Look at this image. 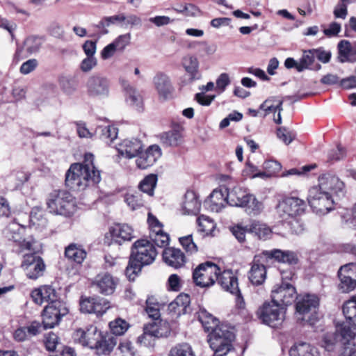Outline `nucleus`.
Segmentation results:
<instances>
[{"label": "nucleus", "instance_id": "obj_21", "mask_svg": "<svg viewBox=\"0 0 356 356\" xmlns=\"http://www.w3.org/2000/svg\"><path fill=\"white\" fill-rule=\"evenodd\" d=\"M111 241L118 245L131 241L134 237V229L127 224H115L109 228Z\"/></svg>", "mask_w": 356, "mask_h": 356}, {"label": "nucleus", "instance_id": "obj_33", "mask_svg": "<svg viewBox=\"0 0 356 356\" xmlns=\"http://www.w3.org/2000/svg\"><path fill=\"white\" fill-rule=\"evenodd\" d=\"M250 195V193H248L245 189L239 186L234 187L231 191L227 190L228 204L233 207H241Z\"/></svg>", "mask_w": 356, "mask_h": 356}, {"label": "nucleus", "instance_id": "obj_63", "mask_svg": "<svg viewBox=\"0 0 356 356\" xmlns=\"http://www.w3.org/2000/svg\"><path fill=\"white\" fill-rule=\"evenodd\" d=\"M97 65V60L95 56H86L80 64V69L83 72H90Z\"/></svg>", "mask_w": 356, "mask_h": 356}, {"label": "nucleus", "instance_id": "obj_27", "mask_svg": "<svg viewBox=\"0 0 356 356\" xmlns=\"http://www.w3.org/2000/svg\"><path fill=\"white\" fill-rule=\"evenodd\" d=\"M142 148L141 141L136 138L124 139L117 147L119 154L127 159L137 156Z\"/></svg>", "mask_w": 356, "mask_h": 356}, {"label": "nucleus", "instance_id": "obj_5", "mask_svg": "<svg viewBox=\"0 0 356 356\" xmlns=\"http://www.w3.org/2000/svg\"><path fill=\"white\" fill-rule=\"evenodd\" d=\"M296 313L302 316L301 320L314 325L318 320L316 309L319 300L315 295H304L296 297Z\"/></svg>", "mask_w": 356, "mask_h": 356}, {"label": "nucleus", "instance_id": "obj_19", "mask_svg": "<svg viewBox=\"0 0 356 356\" xmlns=\"http://www.w3.org/2000/svg\"><path fill=\"white\" fill-rule=\"evenodd\" d=\"M101 333L97 331L96 327L91 325L86 330L78 329L74 333V341L83 346L93 348L97 346V340L100 338Z\"/></svg>", "mask_w": 356, "mask_h": 356}, {"label": "nucleus", "instance_id": "obj_64", "mask_svg": "<svg viewBox=\"0 0 356 356\" xmlns=\"http://www.w3.org/2000/svg\"><path fill=\"white\" fill-rule=\"evenodd\" d=\"M45 346L48 350L54 351L58 346V337L54 332H49L45 337Z\"/></svg>", "mask_w": 356, "mask_h": 356}, {"label": "nucleus", "instance_id": "obj_25", "mask_svg": "<svg viewBox=\"0 0 356 356\" xmlns=\"http://www.w3.org/2000/svg\"><path fill=\"white\" fill-rule=\"evenodd\" d=\"M153 83L159 98L166 100L172 97L174 88L170 78L166 74H156L153 79Z\"/></svg>", "mask_w": 356, "mask_h": 356}, {"label": "nucleus", "instance_id": "obj_12", "mask_svg": "<svg viewBox=\"0 0 356 356\" xmlns=\"http://www.w3.org/2000/svg\"><path fill=\"white\" fill-rule=\"evenodd\" d=\"M68 309L65 303L58 301L47 305L42 312V324L45 329L52 328L58 325L61 318L68 314Z\"/></svg>", "mask_w": 356, "mask_h": 356}, {"label": "nucleus", "instance_id": "obj_39", "mask_svg": "<svg viewBox=\"0 0 356 356\" xmlns=\"http://www.w3.org/2000/svg\"><path fill=\"white\" fill-rule=\"evenodd\" d=\"M161 142L165 146H177L181 143L182 134L177 129H172L163 133L160 136Z\"/></svg>", "mask_w": 356, "mask_h": 356}, {"label": "nucleus", "instance_id": "obj_4", "mask_svg": "<svg viewBox=\"0 0 356 356\" xmlns=\"http://www.w3.org/2000/svg\"><path fill=\"white\" fill-rule=\"evenodd\" d=\"M47 206L50 213L56 215L70 216L76 211L75 199L66 190H54L49 193Z\"/></svg>", "mask_w": 356, "mask_h": 356}, {"label": "nucleus", "instance_id": "obj_6", "mask_svg": "<svg viewBox=\"0 0 356 356\" xmlns=\"http://www.w3.org/2000/svg\"><path fill=\"white\" fill-rule=\"evenodd\" d=\"M234 338L232 330L227 325L220 324L210 332L208 342L212 350L230 351L233 348L232 341Z\"/></svg>", "mask_w": 356, "mask_h": 356}, {"label": "nucleus", "instance_id": "obj_30", "mask_svg": "<svg viewBox=\"0 0 356 356\" xmlns=\"http://www.w3.org/2000/svg\"><path fill=\"white\" fill-rule=\"evenodd\" d=\"M201 204L196 193L193 191H186L182 203L184 214L197 215L200 211Z\"/></svg>", "mask_w": 356, "mask_h": 356}, {"label": "nucleus", "instance_id": "obj_42", "mask_svg": "<svg viewBox=\"0 0 356 356\" xmlns=\"http://www.w3.org/2000/svg\"><path fill=\"white\" fill-rule=\"evenodd\" d=\"M343 313L348 323L356 325V296H353L343 305Z\"/></svg>", "mask_w": 356, "mask_h": 356}, {"label": "nucleus", "instance_id": "obj_48", "mask_svg": "<svg viewBox=\"0 0 356 356\" xmlns=\"http://www.w3.org/2000/svg\"><path fill=\"white\" fill-rule=\"evenodd\" d=\"M149 237L152 240L151 243L159 248H164L169 244V236L162 229L159 231L151 232Z\"/></svg>", "mask_w": 356, "mask_h": 356}, {"label": "nucleus", "instance_id": "obj_2", "mask_svg": "<svg viewBox=\"0 0 356 356\" xmlns=\"http://www.w3.org/2000/svg\"><path fill=\"white\" fill-rule=\"evenodd\" d=\"M94 156L85 154L83 163H73L65 175V185L73 191H81L101 181L100 171L95 166Z\"/></svg>", "mask_w": 356, "mask_h": 356}, {"label": "nucleus", "instance_id": "obj_15", "mask_svg": "<svg viewBox=\"0 0 356 356\" xmlns=\"http://www.w3.org/2000/svg\"><path fill=\"white\" fill-rule=\"evenodd\" d=\"M86 87L87 92L90 97H104L109 94V81L102 76L92 75L90 76Z\"/></svg>", "mask_w": 356, "mask_h": 356}, {"label": "nucleus", "instance_id": "obj_23", "mask_svg": "<svg viewBox=\"0 0 356 356\" xmlns=\"http://www.w3.org/2000/svg\"><path fill=\"white\" fill-rule=\"evenodd\" d=\"M283 99L278 97H270L266 99L259 106V109L264 111L263 117L273 113L277 112V115H274L273 120L276 124L282 123L281 112L283 111L282 108Z\"/></svg>", "mask_w": 356, "mask_h": 356}, {"label": "nucleus", "instance_id": "obj_17", "mask_svg": "<svg viewBox=\"0 0 356 356\" xmlns=\"http://www.w3.org/2000/svg\"><path fill=\"white\" fill-rule=\"evenodd\" d=\"M31 296L33 301L38 305L48 303V305L54 304L58 302V296L56 289L50 285H43L31 291Z\"/></svg>", "mask_w": 356, "mask_h": 356}, {"label": "nucleus", "instance_id": "obj_45", "mask_svg": "<svg viewBox=\"0 0 356 356\" xmlns=\"http://www.w3.org/2000/svg\"><path fill=\"white\" fill-rule=\"evenodd\" d=\"M198 319L201 322L204 330L207 332L212 331L218 325V319L213 317L205 309H201L198 313Z\"/></svg>", "mask_w": 356, "mask_h": 356}, {"label": "nucleus", "instance_id": "obj_60", "mask_svg": "<svg viewBox=\"0 0 356 356\" xmlns=\"http://www.w3.org/2000/svg\"><path fill=\"white\" fill-rule=\"evenodd\" d=\"M277 136L286 145H289L294 139L293 133L285 127H280L277 129Z\"/></svg>", "mask_w": 356, "mask_h": 356}, {"label": "nucleus", "instance_id": "obj_58", "mask_svg": "<svg viewBox=\"0 0 356 356\" xmlns=\"http://www.w3.org/2000/svg\"><path fill=\"white\" fill-rule=\"evenodd\" d=\"M156 339H157L150 333L143 330V333L138 337L137 342L141 346L154 348Z\"/></svg>", "mask_w": 356, "mask_h": 356}, {"label": "nucleus", "instance_id": "obj_7", "mask_svg": "<svg viewBox=\"0 0 356 356\" xmlns=\"http://www.w3.org/2000/svg\"><path fill=\"white\" fill-rule=\"evenodd\" d=\"M27 252L23 255L21 267L29 279L37 280L44 275L46 269L44 261L40 255L42 249L37 252L34 251Z\"/></svg>", "mask_w": 356, "mask_h": 356}, {"label": "nucleus", "instance_id": "obj_1", "mask_svg": "<svg viewBox=\"0 0 356 356\" xmlns=\"http://www.w3.org/2000/svg\"><path fill=\"white\" fill-rule=\"evenodd\" d=\"M346 193L343 181L335 175L325 173L318 177V185L309 190L307 200L316 213L325 214L334 209Z\"/></svg>", "mask_w": 356, "mask_h": 356}, {"label": "nucleus", "instance_id": "obj_59", "mask_svg": "<svg viewBox=\"0 0 356 356\" xmlns=\"http://www.w3.org/2000/svg\"><path fill=\"white\" fill-rule=\"evenodd\" d=\"M126 16L123 13L111 17H105L99 22L97 26L99 28H104L105 26H109L111 24L124 22Z\"/></svg>", "mask_w": 356, "mask_h": 356}, {"label": "nucleus", "instance_id": "obj_55", "mask_svg": "<svg viewBox=\"0 0 356 356\" xmlns=\"http://www.w3.org/2000/svg\"><path fill=\"white\" fill-rule=\"evenodd\" d=\"M59 84L62 90L67 95L72 94L76 89L75 81L70 76H63L60 77Z\"/></svg>", "mask_w": 356, "mask_h": 356}, {"label": "nucleus", "instance_id": "obj_20", "mask_svg": "<svg viewBox=\"0 0 356 356\" xmlns=\"http://www.w3.org/2000/svg\"><path fill=\"white\" fill-rule=\"evenodd\" d=\"M227 188L225 187H220L214 189L208 200L205 201L207 208L213 212H219L227 204L228 200L227 199Z\"/></svg>", "mask_w": 356, "mask_h": 356}, {"label": "nucleus", "instance_id": "obj_47", "mask_svg": "<svg viewBox=\"0 0 356 356\" xmlns=\"http://www.w3.org/2000/svg\"><path fill=\"white\" fill-rule=\"evenodd\" d=\"M250 233L254 234L259 239L266 240L271 234V229L266 225L261 224L258 222H253L249 229Z\"/></svg>", "mask_w": 356, "mask_h": 356}, {"label": "nucleus", "instance_id": "obj_26", "mask_svg": "<svg viewBox=\"0 0 356 356\" xmlns=\"http://www.w3.org/2000/svg\"><path fill=\"white\" fill-rule=\"evenodd\" d=\"M163 260L169 266L175 269L181 268L186 262L184 253L179 249L168 248L163 251Z\"/></svg>", "mask_w": 356, "mask_h": 356}, {"label": "nucleus", "instance_id": "obj_62", "mask_svg": "<svg viewBox=\"0 0 356 356\" xmlns=\"http://www.w3.org/2000/svg\"><path fill=\"white\" fill-rule=\"evenodd\" d=\"M263 168L268 172V175L272 176L281 170L282 165L277 161L269 160L264 163Z\"/></svg>", "mask_w": 356, "mask_h": 356}, {"label": "nucleus", "instance_id": "obj_24", "mask_svg": "<svg viewBox=\"0 0 356 356\" xmlns=\"http://www.w3.org/2000/svg\"><path fill=\"white\" fill-rule=\"evenodd\" d=\"M44 42V38L38 35H29L24 40L22 46L17 49V54L24 57L38 53Z\"/></svg>", "mask_w": 356, "mask_h": 356}, {"label": "nucleus", "instance_id": "obj_16", "mask_svg": "<svg viewBox=\"0 0 356 356\" xmlns=\"http://www.w3.org/2000/svg\"><path fill=\"white\" fill-rule=\"evenodd\" d=\"M161 149L159 145H150L145 152L140 151L136 160V164L140 169H147L152 166L161 156Z\"/></svg>", "mask_w": 356, "mask_h": 356}, {"label": "nucleus", "instance_id": "obj_9", "mask_svg": "<svg viewBox=\"0 0 356 356\" xmlns=\"http://www.w3.org/2000/svg\"><path fill=\"white\" fill-rule=\"evenodd\" d=\"M220 274V268L211 261L200 264L193 273V279L197 286L209 287L212 286Z\"/></svg>", "mask_w": 356, "mask_h": 356}, {"label": "nucleus", "instance_id": "obj_52", "mask_svg": "<svg viewBox=\"0 0 356 356\" xmlns=\"http://www.w3.org/2000/svg\"><path fill=\"white\" fill-rule=\"evenodd\" d=\"M109 327L113 334L121 336L127 331L129 324L125 320L118 318L110 322Z\"/></svg>", "mask_w": 356, "mask_h": 356}, {"label": "nucleus", "instance_id": "obj_41", "mask_svg": "<svg viewBox=\"0 0 356 356\" xmlns=\"http://www.w3.org/2000/svg\"><path fill=\"white\" fill-rule=\"evenodd\" d=\"M65 254L66 257L77 264H81L86 257V252L75 244H71L66 248Z\"/></svg>", "mask_w": 356, "mask_h": 356}, {"label": "nucleus", "instance_id": "obj_18", "mask_svg": "<svg viewBox=\"0 0 356 356\" xmlns=\"http://www.w3.org/2000/svg\"><path fill=\"white\" fill-rule=\"evenodd\" d=\"M216 280L225 291L235 295L238 301L243 299L238 288V279L232 270L220 272Z\"/></svg>", "mask_w": 356, "mask_h": 356}, {"label": "nucleus", "instance_id": "obj_61", "mask_svg": "<svg viewBox=\"0 0 356 356\" xmlns=\"http://www.w3.org/2000/svg\"><path fill=\"white\" fill-rule=\"evenodd\" d=\"M131 35L130 33H125L119 35L113 40V44L118 51H122L131 43Z\"/></svg>", "mask_w": 356, "mask_h": 356}, {"label": "nucleus", "instance_id": "obj_22", "mask_svg": "<svg viewBox=\"0 0 356 356\" xmlns=\"http://www.w3.org/2000/svg\"><path fill=\"white\" fill-rule=\"evenodd\" d=\"M263 253L266 259H273L279 263L286 264L289 266L296 265L299 261L298 254L291 250L273 249L271 250H265Z\"/></svg>", "mask_w": 356, "mask_h": 356}, {"label": "nucleus", "instance_id": "obj_44", "mask_svg": "<svg viewBox=\"0 0 356 356\" xmlns=\"http://www.w3.org/2000/svg\"><path fill=\"white\" fill-rule=\"evenodd\" d=\"M157 179V175L154 174H150L146 176L139 184L140 191L146 193L149 197L153 196Z\"/></svg>", "mask_w": 356, "mask_h": 356}, {"label": "nucleus", "instance_id": "obj_34", "mask_svg": "<svg viewBox=\"0 0 356 356\" xmlns=\"http://www.w3.org/2000/svg\"><path fill=\"white\" fill-rule=\"evenodd\" d=\"M290 356H320L317 348L306 342L295 343L289 350Z\"/></svg>", "mask_w": 356, "mask_h": 356}, {"label": "nucleus", "instance_id": "obj_43", "mask_svg": "<svg viewBox=\"0 0 356 356\" xmlns=\"http://www.w3.org/2000/svg\"><path fill=\"white\" fill-rule=\"evenodd\" d=\"M197 221L199 232L203 233L204 236L213 235L216 225L211 218L202 215L198 217Z\"/></svg>", "mask_w": 356, "mask_h": 356}, {"label": "nucleus", "instance_id": "obj_36", "mask_svg": "<svg viewBox=\"0 0 356 356\" xmlns=\"http://www.w3.org/2000/svg\"><path fill=\"white\" fill-rule=\"evenodd\" d=\"M240 207L243 208L247 214L253 216L259 215L264 209L263 203L259 201L252 194H250Z\"/></svg>", "mask_w": 356, "mask_h": 356}, {"label": "nucleus", "instance_id": "obj_46", "mask_svg": "<svg viewBox=\"0 0 356 356\" xmlns=\"http://www.w3.org/2000/svg\"><path fill=\"white\" fill-rule=\"evenodd\" d=\"M168 356H195L191 346L186 342L178 343L173 346Z\"/></svg>", "mask_w": 356, "mask_h": 356}, {"label": "nucleus", "instance_id": "obj_29", "mask_svg": "<svg viewBox=\"0 0 356 356\" xmlns=\"http://www.w3.org/2000/svg\"><path fill=\"white\" fill-rule=\"evenodd\" d=\"M191 302L190 296L186 293H181L169 304L168 310L173 316L179 317L185 314Z\"/></svg>", "mask_w": 356, "mask_h": 356}, {"label": "nucleus", "instance_id": "obj_49", "mask_svg": "<svg viewBox=\"0 0 356 356\" xmlns=\"http://www.w3.org/2000/svg\"><path fill=\"white\" fill-rule=\"evenodd\" d=\"M339 283L338 289L341 293H349L356 289V280L346 275H338Z\"/></svg>", "mask_w": 356, "mask_h": 356}, {"label": "nucleus", "instance_id": "obj_56", "mask_svg": "<svg viewBox=\"0 0 356 356\" xmlns=\"http://www.w3.org/2000/svg\"><path fill=\"white\" fill-rule=\"evenodd\" d=\"M92 314L102 315L110 308V302L104 298H94Z\"/></svg>", "mask_w": 356, "mask_h": 356}, {"label": "nucleus", "instance_id": "obj_51", "mask_svg": "<svg viewBox=\"0 0 356 356\" xmlns=\"http://www.w3.org/2000/svg\"><path fill=\"white\" fill-rule=\"evenodd\" d=\"M124 198L125 202L133 210L144 205V200L140 191L127 193Z\"/></svg>", "mask_w": 356, "mask_h": 356}, {"label": "nucleus", "instance_id": "obj_10", "mask_svg": "<svg viewBox=\"0 0 356 356\" xmlns=\"http://www.w3.org/2000/svg\"><path fill=\"white\" fill-rule=\"evenodd\" d=\"M306 203L303 200L296 197H288L279 202L276 211L280 218L287 220L300 216L305 212Z\"/></svg>", "mask_w": 356, "mask_h": 356}, {"label": "nucleus", "instance_id": "obj_14", "mask_svg": "<svg viewBox=\"0 0 356 356\" xmlns=\"http://www.w3.org/2000/svg\"><path fill=\"white\" fill-rule=\"evenodd\" d=\"M266 262L267 259L263 252L254 256L248 273V278L252 284L258 286L264 282L266 278Z\"/></svg>", "mask_w": 356, "mask_h": 356}, {"label": "nucleus", "instance_id": "obj_54", "mask_svg": "<svg viewBox=\"0 0 356 356\" xmlns=\"http://www.w3.org/2000/svg\"><path fill=\"white\" fill-rule=\"evenodd\" d=\"M315 56L312 50L304 51L303 55L298 61V72H300L306 69H309L311 65L314 63Z\"/></svg>", "mask_w": 356, "mask_h": 356}, {"label": "nucleus", "instance_id": "obj_53", "mask_svg": "<svg viewBox=\"0 0 356 356\" xmlns=\"http://www.w3.org/2000/svg\"><path fill=\"white\" fill-rule=\"evenodd\" d=\"M340 334L344 340L343 345L350 343L356 336V325L353 324L343 323L340 327Z\"/></svg>", "mask_w": 356, "mask_h": 356}, {"label": "nucleus", "instance_id": "obj_32", "mask_svg": "<svg viewBox=\"0 0 356 356\" xmlns=\"http://www.w3.org/2000/svg\"><path fill=\"white\" fill-rule=\"evenodd\" d=\"M143 330H146L155 338L166 337L170 334L168 324L162 320L153 321L144 325Z\"/></svg>", "mask_w": 356, "mask_h": 356}, {"label": "nucleus", "instance_id": "obj_8", "mask_svg": "<svg viewBox=\"0 0 356 356\" xmlns=\"http://www.w3.org/2000/svg\"><path fill=\"white\" fill-rule=\"evenodd\" d=\"M10 240L16 243L18 247V252L22 253L26 251H34L35 252L42 250V244L32 237L24 238L23 237L25 228L20 225L13 222L8 228Z\"/></svg>", "mask_w": 356, "mask_h": 356}, {"label": "nucleus", "instance_id": "obj_35", "mask_svg": "<svg viewBox=\"0 0 356 356\" xmlns=\"http://www.w3.org/2000/svg\"><path fill=\"white\" fill-rule=\"evenodd\" d=\"M121 84L126 92V100L131 106L140 108L142 103V97L140 93L126 80H122Z\"/></svg>", "mask_w": 356, "mask_h": 356}, {"label": "nucleus", "instance_id": "obj_50", "mask_svg": "<svg viewBox=\"0 0 356 356\" xmlns=\"http://www.w3.org/2000/svg\"><path fill=\"white\" fill-rule=\"evenodd\" d=\"M172 9L186 17H197L201 14L200 10L196 6L191 3L177 5Z\"/></svg>", "mask_w": 356, "mask_h": 356}, {"label": "nucleus", "instance_id": "obj_3", "mask_svg": "<svg viewBox=\"0 0 356 356\" xmlns=\"http://www.w3.org/2000/svg\"><path fill=\"white\" fill-rule=\"evenodd\" d=\"M157 251L154 245L147 239H139L134 242L125 273L129 280H134L136 275L141 271L143 266L154 262Z\"/></svg>", "mask_w": 356, "mask_h": 356}, {"label": "nucleus", "instance_id": "obj_37", "mask_svg": "<svg viewBox=\"0 0 356 356\" xmlns=\"http://www.w3.org/2000/svg\"><path fill=\"white\" fill-rule=\"evenodd\" d=\"M95 134L106 144L112 143L118 136V129L114 126H99L96 129Z\"/></svg>", "mask_w": 356, "mask_h": 356}, {"label": "nucleus", "instance_id": "obj_28", "mask_svg": "<svg viewBox=\"0 0 356 356\" xmlns=\"http://www.w3.org/2000/svg\"><path fill=\"white\" fill-rule=\"evenodd\" d=\"M93 284L97 287L99 293L107 296L115 291L117 280L111 275L104 273L98 275Z\"/></svg>", "mask_w": 356, "mask_h": 356}, {"label": "nucleus", "instance_id": "obj_11", "mask_svg": "<svg viewBox=\"0 0 356 356\" xmlns=\"http://www.w3.org/2000/svg\"><path fill=\"white\" fill-rule=\"evenodd\" d=\"M257 313L264 323L273 327L281 325L284 319V307L273 300L264 302Z\"/></svg>", "mask_w": 356, "mask_h": 356}, {"label": "nucleus", "instance_id": "obj_13", "mask_svg": "<svg viewBox=\"0 0 356 356\" xmlns=\"http://www.w3.org/2000/svg\"><path fill=\"white\" fill-rule=\"evenodd\" d=\"M296 291L294 286L289 283H282L272 290L271 298L274 302L281 307L291 305L296 299Z\"/></svg>", "mask_w": 356, "mask_h": 356}, {"label": "nucleus", "instance_id": "obj_38", "mask_svg": "<svg viewBox=\"0 0 356 356\" xmlns=\"http://www.w3.org/2000/svg\"><path fill=\"white\" fill-rule=\"evenodd\" d=\"M116 339L113 337H102L97 340V346L93 348L96 349L98 354L107 355L110 353L116 345Z\"/></svg>", "mask_w": 356, "mask_h": 356}, {"label": "nucleus", "instance_id": "obj_57", "mask_svg": "<svg viewBox=\"0 0 356 356\" xmlns=\"http://www.w3.org/2000/svg\"><path fill=\"white\" fill-rule=\"evenodd\" d=\"M179 240L183 248L188 253L193 254L197 252V247L193 242V236L191 234L180 237Z\"/></svg>", "mask_w": 356, "mask_h": 356}, {"label": "nucleus", "instance_id": "obj_31", "mask_svg": "<svg viewBox=\"0 0 356 356\" xmlns=\"http://www.w3.org/2000/svg\"><path fill=\"white\" fill-rule=\"evenodd\" d=\"M182 66L190 76L191 81L200 79L201 74L199 71V61L197 57L187 55L182 58Z\"/></svg>", "mask_w": 356, "mask_h": 356}, {"label": "nucleus", "instance_id": "obj_40", "mask_svg": "<svg viewBox=\"0 0 356 356\" xmlns=\"http://www.w3.org/2000/svg\"><path fill=\"white\" fill-rule=\"evenodd\" d=\"M338 50L339 60L341 63L356 60V58L355 59L352 58V56L355 54L353 53L351 44L349 41L345 40L340 41L338 44Z\"/></svg>", "mask_w": 356, "mask_h": 356}]
</instances>
